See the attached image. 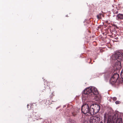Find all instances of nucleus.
<instances>
[{
	"label": "nucleus",
	"instance_id": "f257e3e1",
	"mask_svg": "<svg viewBox=\"0 0 123 123\" xmlns=\"http://www.w3.org/2000/svg\"><path fill=\"white\" fill-rule=\"evenodd\" d=\"M98 94V91L96 88H87L84 90L82 96V99L86 101L91 97H93L94 95H97Z\"/></svg>",
	"mask_w": 123,
	"mask_h": 123
},
{
	"label": "nucleus",
	"instance_id": "f03ea898",
	"mask_svg": "<svg viewBox=\"0 0 123 123\" xmlns=\"http://www.w3.org/2000/svg\"><path fill=\"white\" fill-rule=\"evenodd\" d=\"M105 121H107V123H122V118L117 116V115L110 116L108 114H105L104 116Z\"/></svg>",
	"mask_w": 123,
	"mask_h": 123
},
{
	"label": "nucleus",
	"instance_id": "7ed1b4c3",
	"mask_svg": "<svg viewBox=\"0 0 123 123\" xmlns=\"http://www.w3.org/2000/svg\"><path fill=\"white\" fill-rule=\"evenodd\" d=\"M101 120V117L99 115L92 116L90 118L87 122L85 121L84 123H99Z\"/></svg>",
	"mask_w": 123,
	"mask_h": 123
},
{
	"label": "nucleus",
	"instance_id": "20e7f679",
	"mask_svg": "<svg viewBox=\"0 0 123 123\" xmlns=\"http://www.w3.org/2000/svg\"><path fill=\"white\" fill-rule=\"evenodd\" d=\"M100 106L96 104H94L91 105L90 107V114L94 115L98 113L100 110Z\"/></svg>",
	"mask_w": 123,
	"mask_h": 123
},
{
	"label": "nucleus",
	"instance_id": "39448f33",
	"mask_svg": "<svg viewBox=\"0 0 123 123\" xmlns=\"http://www.w3.org/2000/svg\"><path fill=\"white\" fill-rule=\"evenodd\" d=\"M113 60H116L117 61L123 60V52H116L114 55H113L111 57Z\"/></svg>",
	"mask_w": 123,
	"mask_h": 123
},
{
	"label": "nucleus",
	"instance_id": "423d86ee",
	"mask_svg": "<svg viewBox=\"0 0 123 123\" xmlns=\"http://www.w3.org/2000/svg\"><path fill=\"white\" fill-rule=\"evenodd\" d=\"M90 105L87 104L83 105L81 108L82 112L84 114H90Z\"/></svg>",
	"mask_w": 123,
	"mask_h": 123
},
{
	"label": "nucleus",
	"instance_id": "0eeeda50",
	"mask_svg": "<svg viewBox=\"0 0 123 123\" xmlns=\"http://www.w3.org/2000/svg\"><path fill=\"white\" fill-rule=\"evenodd\" d=\"M119 76V75L117 73H114L110 80V82L112 84H114L116 82Z\"/></svg>",
	"mask_w": 123,
	"mask_h": 123
},
{
	"label": "nucleus",
	"instance_id": "6e6552de",
	"mask_svg": "<svg viewBox=\"0 0 123 123\" xmlns=\"http://www.w3.org/2000/svg\"><path fill=\"white\" fill-rule=\"evenodd\" d=\"M113 67L115 70H119L121 67L120 61H117L113 65Z\"/></svg>",
	"mask_w": 123,
	"mask_h": 123
},
{
	"label": "nucleus",
	"instance_id": "1a4fd4ad",
	"mask_svg": "<svg viewBox=\"0 0 123 123\" xmlns=\"http://www.w3.org/2000/svg\"><path fill=\"white\" fill-rule=\"evenodd\" d=\"M116 19L118 21L123 19V14L119 13L116 16Z\"/></svg>",
	"mask_w": 123,
	"mask_h": 123
},
{
	"label": "nucleus",
	"instance_id": "9d476101",
	"mask_svg": "<svg viewBox=\"0 0 123 123\" xmlns=\"http://www.w3.org/2000/svg\"><path fill=\"white\" fill-rule=\"evenodd\" d=\"M102 16L103 17H104V15L101 13H99V14L97 15V17L98 19H101L102 18Z\"/></svg>",
	"mask_w": 123,
	"mask_h": 123
},
{
	"label": "nucleus",
	"instance_id": "9b49d317",
	"mask_svg": "<svg viewBox=\"0 0 123 123\" xmlns=\"http://www.w3.org/2000/svg\"><path fill=\"white\" fill-rule=\"evenodd\" d=\"M77 111H74L72 112V114L73 116H75L77 115Z\"/></svg>",
	"mask_w": 123,
	"mask_h": 123
},
{
	"label": "nucleus",
	"instance_id": "f8f14e48",
	"mask_svg": "<svg viewBox=\"0 0 123 123\" xmlns=\"http://www.w3.org/2000/svg\"><path fill=\"white\" fill-rule=\"evenodd\" d=\"M120 75L121 78L123 80V69L121 72Z\"/></svg>",
	"mask_w": 123,
	"mask_h": 123
},
{
	"label": "nucleus",
	"instance_id": "ddd939ff",
	"mask_svg": "<svg viewBox=\"0 0 123 123\" xmlns=\"http://www.w3.org/2000/svg\"><path fill=\"white\" fill-rule=\"evenodd\" d=\"M120 102L118 101H116L115 103L116 104H119L120 103Z\"/></svg>",
	"mask_w": 123,
	"mask_h": 123
},
{
	"label": "nucleus",
	"instance_id": "4468645a",
	"mask_svg": "<svg viewBox=\"0 0 123 123\" xmlns=\"http://www.w3.org/2000/svg\"><path fill=\"white\" fill-rule=\"evenodd\" d=\"M113 100L114 101H116L117 99V98L116 97H114L112 98Z\"/></svg>",
	"mask_w": 123,
	"mask_h": 123
},
{
	"label": "nucleus",
	"instance_id": "2eb2a0df",
	"mask_svg": "<svg viewBox=\"0 0 123 123\" xmlns=\"http://www.w3.org/2000/svg\"><path fill=\"white\" fill-rule=\"evenodd\" d=\"M118 13V12L117 11L115 12V13L116 14H117Z\"/></svg>",
	"mask_w": 123,
	"mask_h": 123
},
{
	"label": "nucleus",
	"instance_id": "dca6fc26",
	"mask_svg": "<svg viewBox=\"0 0 123 123\" xmlns=\"http://www.w3.org/2000/svg\"><path fill=\"white\" fill-rule=\"evenodd\" d=\"M99 123H103L102 122V121L101 120L100 121V122Z\"/></svg>",
	"mask_w": 123,
	"mask_h": 123
},
{
	"label": "nucleus",
	"instance_id": "f3484780",
	"mask_svg": "<svg viewBox=\"0 0 123 123\" xmlns=\"http://www.w3.org/2000/svg\"><path fill=\"white\" fill-rule=\"evenodd\" d=\"M29 105H27V107H28V106H29Z\"/></svg>",
	"mask_w": 123,
	"mask_h": 123
},
{
	"label": "nucleus",
	"instance_id": "a211bd4d",
	"mask_svg": "<svg viewBox=\"0 0 123 123\" xmlns=\"http://www.w3.org/2000/svg\"><path fill=\"white\" fill-rule=\"evenodd\" d=\"M48 86H50V85H49V86L48 85Z\"/></svg>",
	"mask_w": 123,
	"mask_h": 123
},
{
	"label": "nucleus",
	"instance_id": "6ab92c4d",
	"mask_svg": "<svg viewBox=\"0 0 123 123\" xmlns=\"http://www.w3.org/2000/svg\"><path fill=\"white\" fill-rule=\"evenodd\" d=\"M66 17H68V15H67L66 16Z\"/></svg>",
	"mask_w": 123,
	"mask_h": 123
}]
</instances>
